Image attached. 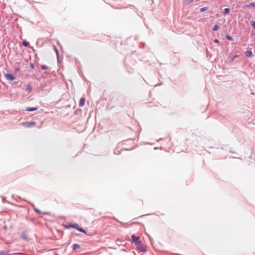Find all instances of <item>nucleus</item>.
<instances>
[{
    "label": "nucleus",
    "instance_id": "nucleus-24",
    "mask_svg": "<svg viewBox=\"0 0 255 255\" xmlns=\"http://www.w3.org/2000/svg\"><path fill=\"white\" fill-rule=\"evenodd\" d=\"M31 68H33V64H31Z\"/></svg>",
    "mask_w": 255,
    "mask_h": 255
},
{
    "label": "nucleus",
    "instance_id": "nucleus-14",
    "mask_svg": "<svg viewBox=\"0 0 255 255\" xmlns=\"http://www.w3.org/2000/svg\"><path fill=\"white\" fill-rule=\"evenodd\" d=\"M208 7H204L200 8V10L201 12H203V11H205L208 10Z\"/></svg>",
    "mask_w": 255,
    "mask_h": 255
},
{
    "label": "nucleus",
    "instance_id": "nucleus-11",
    "mask_svg": "<svg viewBox=\"0 0 255 255\" xmlns=\"http://www.w3.org/2000/svg\"><path fill=\"white\" fill-rule=\"evenodd\" d=\"M246 55L247 57H251L253 55V53L251 51H248L246 52Z\"/></svg>",
    "mask_w": 255,
    "mask_h": 255
},
{
    "label": "nucleus",
    "instance_id": "nucleus-12",
    "mask_svg": "<svg viewBox=\"0 0 255 255\" xmlns=\"http://www.w3.org/2000/svg\"><path fill=\"white\" fill-rule=\"evenodd\" d=\"M73 246V250H76L80 248V246L78 244H74Z\"/></svg>",
    "mask_w": 255,
    "mask_h": 255
},
{
    "label": "nucleus",
    "instance_id": "nucleus-4",
    "mask_svg": "<svg viewBox=\"0 0 255 255\" xmlns=\"http://www.w3.org/2000/svg\"><path fill=\"white\" fill-rule=\"evenodd\" d=\"M35 124H36L35 123L31 122V123H23L22 125H23V126H24L26 127L30 128L33 126H35Z\"/></svg>",
    "mask_w": 255,
    "mask_h": 255
},
{
    "label": "nucleus",
    "instance_id": "nucleus-13",
    "mask_svg": "<svg viewBox=\"0 0 255 255\" xmlns=\"http://www.w3.org/2000/svg\"><path fill=\"white\" fill-rule=\"evenodd\" d=\"M219 28H220V27L219 26V25L216 24L213 27V30L216 31V30H218V29H219Z\"/></svg>",
    "mask_w": 255,
    "mask_h": 255
},
{
    "label": "nucleus",
    "instance_id": "nucleus-10",
    "mask_svg": "<svg viewBox=\"0 0 255 255\" xmlns=\"http://www.w3.org/2000/svg\"><path fill=\"white\" fill-rule=\"evenodd\" d=\"M230 12V9L229 8H226L223 10V12L225 14H229Z\"/></svg>",
    "mask_w": 255,
    "mask_h": 255
},
{
    "label": "nucleus",
    "instance_id": "nucleus-6",
    "mask_svg": "<svg viewBox=\"0 0 255 255\" xmlns=\"http://www.w3.org/2000/svg\"><path fill=\"white\" fill-rule=\"evenodd\" d=\"M137 249L141 252H144L145 251V248L141 244L140 246H137Z\"/></svg>",
    "mask_w": 255,
    "mask_h": 255
},
{
    "label": "nucleus",
    "instance_id": "nucleus-9",
    "mask_svg": "<svg viewBox=\"0 0 255 255\" xmlns=\"http://www.w3.org/2000/svg\"><path fill=\"white\" fill-rule=\"evenodd\" d=\"M194 0H184V3L186 5H188L192 2H193Z\"/></svg>",
    "mask_w": 255,
    "mask_h": 255
},
{
    "label": "nucleus",
    "instance_id": "nucleus-1",
    "mask_svg": "<svg viewBox=\"0 0 255 255\" xmlns=\"http://www.w3.org/2000/svg\"><path fill=\"white\" fill-rule=\"evenodd\" d=\"M132 242L134 243L136 246H140V237H135L134 235L131 236Z\"/></svg>",
    "mask_w": 255,
    "mask_h": 255
},
{
    "label": "nucleus",
    "instance_id": "nucleus-2",
    "mask_svg": "<svg viewBox=\"0 0 255 255\" xmlns=\"http://www.w3.org/2000/svg\"><path fill=\"white\" fill-rule=\"evenodd\" d=\"M65 227L69 228V227H71V226H65ZM71 227L76 229L80 232L86 233V231L82 228H79L77 224L73 225V226H71Z\"/></svg>",
    "mask_w": 255,
    "mask_h": 255
},
{
    "label": "nucleus",
    "instance_id": "nucleus-8",
    "mask_svg": "<svg viewBox=\"0 0 255 255\" xmlns=\"http://www.w3.org/2000/svg\"><path fill=\"white\" fill-rule=\"evenodd\" d=\"M37 109H38V108H30V107H28V108H26V111L30 112V111H33L37 110Z\"/></svg>",
    "mask_w": 255,
    "mask_h": 255
},
{
    "label": "nucleus",
    "instance_id": "nucleus-7",
    "mask_svg": "<svg viewBox=\"0 0 255 255\" xmlns=\"http://www.w3.org/2000/svg\"><path fill=\"white\" fill-rule=\"evenodd\" d=\"M31 88L30 85H28L26 86L24 90H25V91H27L29 93L31 91Z\"/></svg>",
    "mask_w": 255,
    "mask_h": 255
},
{
    "label": "nucleus",
    "instance_id": "nucleus-21",
    "mask_svg": "<svg viewBox=\"0 0 255 255\" xmlns=\"http://www.w3.org/2000/svg\"><path fill=\"white\" fill-rule=\"evenodd\" d=\"M251 5H250V3H249V4H247V5H246V7H251Z\"/></svg>",
    "mask_w": 255,
    "mask_h": 255
},
{
    "label": "nucleus",
    "instance_id": "nucleus-17",
    "mask_svg": "<svg viewBox=\"0 0 255 255\" xmlns=\"http://www.w3.org/2000/svg\"><path fill=\"white\" fill-rule=\"evenodd\" d=\"M226 38L229 40H233V37L230 35H227Z\"/></svg>",
    "mask_w": 255,
    "mask_h": 255
},
{
    "label": "nucleus",
    "instance_id": "nucleus-23",
    "mask_svg": "<svg viewBox=\"0 0 255 255\" xmlns=\"http://www.w3.org/2000/svg\"><path fill=\"white\" fill-rule=\"evenodd\" d=\"M56 53H57V58H58V52L57 50H56Z\"/></svg>",
    "mask_w": 255,
    "mask_h": 255
},
{
    "label": "nucleus",
    "instance_id": "nucleus-3",
    "mask_svg": "<svg viewBox=\"0 0 255 255\" xmlns=\"http://www.w3.org/2000/svg\"><path fill=\"white\" fill-rule=\"evenodd\" d=\"M4 77L7 80L9 81H12L14 79V77L11 74H4Z\"/></svg>",
    "mask_w": 255,
    "mask_h": 255
},
{
    "label": "nucleus",
    "instance_id": "nucleus-22",
    "mask_svg": "<svg viewBox=\"0 0 255 255\" xmlns=\"http://www.w3.org/2000/svg\"><path fill=\"white\" fill-rule=\"evenodd\" d=\"M214 42H216V43H218L219 42V40L218 39H215L214 40Z\"/></svg>",
    "mask_w": 255,
    "mask_h": 255
},
{
    "label": "nucleus",
    "instance_id": "nucleus-18",
    "mask_svg": "<svg viewBox=\"0 0 255 255\" xmlns=\"http://www.w3.org/2000/svg\"><path fill=\"white\" fill-rule=\"evenodd\" d=\"M250 5H251V6L255 7V2L250 3Z\"/></svg>",
    "mask_w": 255,
    "mask_h": 255
},
{
    "label": "nucleus",
    "instance_id": "nucleus-16",
    "mask_svg": "<svg viewBox=\"0 0 255 255\" xmlns=\"http://www.w3.org/2000/svg\"><path fill=\"white\" fill-rule=\"evenodd\" d=\"M8 252H5L4 251H0V255H7Z\"/></svg>",
    "mask_w": 255,
    "mask_h": 255
},
{
    "label": "nucleus",
    "instance_id": "nucleus-15",
    "mask_svg": "<svg viewBox=\"0 0 255 255\" xmlns=\"http://www.w3.org/2000/svg\"><path fill=\"white\" fill-rule=\"evenodd\" d=\"M22 44L24 46L27 47L28 45V43L26 41H22Z\"/></svg>",
    "mask_w": 255,
    "mask_h": 255
},
{
    "label": "nucleus",
    "instance_id": "nucleus-5",
    "mask_svg": "<svg viewBox=\"0 0 255 255\" xmlns=\"http://www.w3.org/2000/svg\"><path fill=\"white\" fill-rule=\"evenodd\" d=\"M85 98L84 97H82L81 98L80 101H79V106L80 107H83L85 103Z\"/></svg>",
    "mask_w": 255,
    "mask_h": 255
},
{
    "label": "nucleus",
    "instance_id": "nucleus-20",
    "mask_svg": "<svg viewBox=\"0 0 255 255\" xmlns=\"http://www.w3.org/2000/svg\"><path fill=\"white\" fill-rule=\"evenodd\" d=\"M41 68L42 69H46L47 68V67L45 65H43L42 66Z\"/></svg>",
    "mask_w": 255,
    "mask_h": 255
},
{
    "label": "nucleus",
    "instance_id": "nucleus-19",
    "mask_svg": "<svg viewBox=\"0 0 255 255\" xmlns=\"http://www.w3.org/2000/svg\"><path fill=\"white\" fill-rule=\"evenodd\" d=\"M252 26L254 27V28L255 29V21H252Z\"/></svg>",
    "mask_w": 255,
    "mask_h": 255
}]
</instances>
